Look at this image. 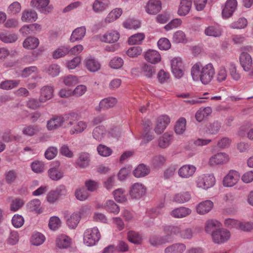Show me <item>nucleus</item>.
I'll list each match as a JSON object with an SVG mask.
<instances>
[{
    "label": "nucleus",
    "mask_w": 253,
    "mask_h": 253,
    "mask_svg": "<svg viewBox=\"0 0 253 253\" xmlns=\"http://www.w3.org/2000/svg\"><path fill=\"white\" fill-rule=\"evenodd\" d=\"M196 170V168L192 165H185L178 169V174H193Z\"/></svg>",
    "instance_id": "nucleus-57"
},
{
    "label": "nucleus",
    "mask_w": 253,
    "mask_h": 253,
    "mask_svg": "<svg viewBox=\"0 0 253 253\" xmlns=\"http://www.w3.org/2000/svg\"><path fill=\"white\" fill-rule=\"evenodd\" d=\"M40 41L38 38L30 36L24 40L23 42V47L27 49H35L39 45Z\"/></svg>",
    "instance_id": "nucleus-27"
},
{
    "label": "nucleus",
    "mask_w": 253,
    "mask_h": 253,
    "mask_svg": "<svg viewBox=\"0 0 253 253\" xmlns=\"http://www.w3.org/2000/svg\"><path fill=\"white\" fill-rule=\"evenodd\" d=\"M229 155L224 152L217 153L212 155L209 159V164L211 166L222 165L229 161Z\"/></svg>",
    "instance_id": "nucleus-7"
},
{
    "label": "nucleus",
    "mask_w": 253,
    "mask_h": 253,
    "mask_svg": "<svg viewBox=\"0 0 253 253\" xmlns=\"http://www.w3.org/2000/svg\"><path fill=\"white\" fill-rule=\"evenodd\" d=\"M146 188L141 183H135L132 186L130 190V195L133 199H139L145 196Z\"/></svg>",
    "instance_id": "nucleus-9"
},
{
    "label": "nucleus",
    "mask_w": 253,
    "mask_h": 253,
    "mask_svg": "<svg viewBox=\"0 0 253 253\" xmlns=\"http://www.w3.org/2000/svg\"><path fill=\"white\" fill-rule=\"evenodd\" d=\"M71 243V239L64 234L59 235L56 240V245L60 249H67L70 247Z\"/></svg>",
    "instance_id": "nucleus-25"
},
{
    "label": "nucleus",
    "mask_w": 253,
    "mask_h": 253,
    "mask_svg": "<svg viewBox=\"0 0 253 253\" xmlns=\"http://www.w3.org/2000/svg\"><path fill=\"white\" fill-rule=\"evenodd\" d=\"M75 196L77 200L84 201L88 198L89 194L84 188H78L75 192Z\"/></svg>",
    "instance_id": "nucleus-53"
},
{
    "label": "nucleus",
    "mask_w": 253,
    "mask_h": 253,
    "mask_svg": "<svg viewBox=\"0 0 253 253\" xmlns=\"http://www.w3.org/2000/svg\"><path fill=\"white\" fill-rule=\"evenodd\" d=\"M45 239V237L43 234L37 232L33 235L31 242L33 245L39 246L44 242Z\"/></svg>",
    "instance_id": "nucleus-51"
},
{
    "label": "nucleus",
    "mask_w": 253,
    "mask_h": 253,
    "mask_svg": "<svg viewBox=\"0 0 253 253\" xmlns=\"http://www.w3.org/2000/svg\"><path fill=\"white\" fill-rule=\"evenodd\" d=\"M20 83V80H6L0 83V88L5 90L11 89L17 87Z\"/></svg>",
    "instance_id": "nucleus-41"
},
{
    "label": "nucleus",
    "mask_w": 253,
    "mask_h": 253,
    "mask_svg": "<svg viewBox=\"0 0 253 253\" xmlns=\"http://www.w3.org/2000/svg\"><path fill=\"white\" fill-rule=\"evenodd\" d=\"M106 131V130L104 126H97L93 130V137L96 140L101 141L104 137Z\"/></svg>",
    "instance_id": "nucleus-49"
},
{
    "label": "nucleus",
    "mask_w": 253,
    "mask_h": 253,
    "mask_svg": "<svg viewBox=\"0 0 253 253\" xmlns=\"http://www.w3.org/2000/svg\"><path fill=\"white\" fill-rule=\"evenodd\" d=\"M18 37L15 34L1 33L0 34V40L5 43H12L16 42Z\"/></svg>",
    "instance_id": "nucleus-48"
},
{
    "label": "nucleus",
    "mask_w": 253,
    "mask_h": 253,
    "mask_svg": "<svg viewBox=\"0 0 253 253\" xmlns=\"http://www.w3.org/2000/svg\"><path fill=\"white\" fill-rule=\"evenodd\" d=\"M239 175H226L223 179V184L225 187H232L238 181Z\"/></svg>",
    "instance_id": "nucleus-39"
},
{
    "label": "nucleus",
    "mask_w": 253,
    "mask_h": 253,
    "mask_svg": "<svg viewBox=\"0 0 253 253\" xmlns=\"http://www.w3.org/2000/svg\"><path fill=\"white\" fill-rule=\"evenodd\" d=\"M196 182L198 187L208 189L214 185L215 179L213 175H202L198 177Z\"/></svg>",
    "instance_id": "nucleus-5"
},
{
    "label": "nucleus",
    "mask_w": 253,
    "mask_h": 253,
    "mask_svg": "<svg viewBox=\"0 0 253 253\" xmlns=\"http://www.w3.org/2000/svg\"><path fill=\"white\" fill-rule=\"evenodd\" d=\"M109 0H95L92 5L93 11L97 14L104 12L110 6Z\"/></svg>",
    "instance_id": "nucleus-16"
},
{
    "label": "nucleus",
    "mask_w": 253,
    "mask_h": 253,
    "mask_svg": "<svg viewBox=\"0 0 253 253\" xmlns=\"http://www.w3.org/2000/svg\"><path fill=\"white\" fill-rule=\"evenodd\" d=\"M32 170L35 173H41L44 171L45 166L43 162L39 161H35L31 165Z\"/></svg>",
    "instance_id": "nucleus-58"
},
{
    "label": "nucleus",
    "mask_w": 253,
    "mask_h": 253,
    "mask_svg": "<svg viewBox=\"0 0 253 253\" xmlns=\"http://www.w3.org/2000/svg\"><path fill=\"white\" fill-rule=\"evenodd\" d=\"M192 4V0H181L177 13L180 16H185L190 11Z\"/></svg>",
    "instance_id": "nucleus-28"
},
{
    "label": "nucleus",
    "mask_w": 253,
    "mask_h": 253,
    "mask_svg": "<svg viewBox=\"0 0 253 253\" xmlns=\"http://www.w3.org/2000/svg\"><path fill=\"white\" fill-rule=\"evenodd\" d=\"M220 223L216 220H208L205 225V231L208 233H211L215 231L216 228L220 226Z\"/></svg>",
    "instance_id": "nucleus-42"
},
{
    "label": "nucleus",
    "mask_w": 253,
    "mask_h": 253,
    "mask_svg": "<svg viewBox=\"0 0 253 253\" xmlns=\"http://www.w3.org/2000/svg\"><path fill=\"white\" fill-rule=\"evenodd\" d=\"M86 34L85 26H81L75 29L72 33L70 38L71 42H75L82 40Z\"/></svg>",
    "instance_id": "nucleus-21"
},
{
    "label": "nucleus",
    "mask_w": 253,
    "mask_h": 253,
    "mask_svg": "<svg viewBox=\"0 0 253 253\" xmlns=\"http://www.w3.org/2000/svg\"><path fill=\"white\" fill-rule=\"evenodd\" d=\"M166 159L162 155L154 156L151 161V164L154 168H158L163 165L165 163Z\"/></svg>",
    "instance_id": "nucleus-62"
},
{
    "label": "nucleus",
    "mask_w": 253,
    "mask_h": 253,
    "mask_svg": "<svg viewBox=\"0 0 253 253\" xmlns=\"http://www.w3.org/2000/svg\"><path fill=\"white\" fill-rule=\"evenodd\" d=\"M169 238L168 237L154 235L150 237V244L153 246H158L169 242Z\"/></svg>",
    "instance_id": "nucleus-35"
},
{
    "label": "nucleus",
    "mask_w": 253,
    "mask_h": 253,
    "mask_svg": "<svg viewBox=\"0 0 253 253\" xmlns=\"http://www.w3.org/2000/svg\"><path fill=\"white\" fill-rule=\"evenodd\" d=\"M144 59L151 64H157L161 60V56L158 51L153 49L148 50L144 54Z\"/></svg>",
    "instance_id": "nucleus-19"
},
{
    "label": "nucleus",
    "mask_w": 253,
    "mask_h": 253,
    "mask_svg": "<svg viewBox=\"0 0 253 253\" xmlns=\"http://www.w3.org/2000/svg\"><path fill=\"white\" fill-rule=\"evenodd\" d=\"M212 112V109L210 107L200 108L196 113L195 118L199 122L209 116Z\"/></svg>",
    "instance_id": "nucleus-32"
},
{
    "label": "nucleus",
    "mask_w": 253,
    "mask_h": 253,
    "mask_svg": "<svg viewBox=\"0 0 253 253\" xmlns=\"http://www.w3.org/2000/svg\"><path fill=\"white\" fill-rule=\"evenodd\" d=\"M240 63L246 72H249L253 67V59L251 55L247 52H242L240 55Z\"/></svg>",
    "instance_id": "nucleus-12"
},
{
    "label": "nucleus",
    "mask_w": 253,
    "mask_h": 253,
    "mask_svg": "<svg viewBox=\"0 0 253 253\" xmlns=\"http://www.w3.org/2000/svg\"><path fill=\"white\" fill-rule=\"evenodd\" d=\"M156 67L145 62L140 65V72L142 75L147 78L151 79L156 74Z\"/></svg>",
    "instance_id": "nucleus-17"
},
{
    "label": "nucleus",
    "mask_w": 253,
    "mask_h": 253,
    "mask_svg": "<svg viewBox=\"0 0 253 253\" xmlns=\"http://www.w3.org/2000/svg\"><path fill=\"white\" fill-rule=\"evenodd\" d=\"M191 199L190 194L186 192L183 193L176 194L174 195L173 201L178 203H183L188 202Z\"/></svg>",
    "instance_id": "nucleus-50"
},
{
    "label": "nucleus",
    "mask_w": 253,
    "mask_h": 253,
    "mask_svg": "<svg viewBox=\"0 0 253 253\" xmlns=\"http://www.w3.org/2000/svg\"><path fill=\"white\" fill-rule=\"evenodd\" d=\"M127 239L129 242L135 244H139L141 242V238L139 234L133 231L127 233Z\"/></svg>",
    "instance_id": "nucleus-56"
},
{
    "label": "nucleus",
    "mask_w": 253,
    "mask_h": 253,
    "mask_svg": "<svg viewBox=\"0 0 253 253\" xmlns=\"http://www.w3.org/2000/svg\"><path fill=\"white\" fill-rule=\"evenodd\" d=\"M122 10L121 8H115L110 11L104 21L106 24L112 23L118 19L122 14Z\"/></svg>",
    "instance_id": "nucleus-33"
},
{
    "label": "nucleus",
    "mask_w": 253,
    "mask_h": 253,
    "mask_svg": "<svg viewBox=\"0 0 253 253\" xmlns=\"http://www.w3.org/2000/svg\"><path fill=\"white\" fill-rule=\"evenodd\" d=\"M40 131L37 126L26 125L22 129V133L25 136L31 137L37 134Z\"/></svg>",
    "instance_id": "nucleus-38"
},
{
    "label": "nucleus",
    "mask_w": 253,
    "mask_h": 253,
    "mask_svg": "<svg viewBox=\"0 0 253 253\" xmlns=\"http://www.w3.org/2000/svg\"><path fill=\"white\" fill-rule=\"evenodd\" d=\"M186 121L184 118H180L176 123L174 127L175 132L177 134H182L186 129Z\"/></svg>",
    "instance_id": "nucleus-45"
},
{
    "label": "nucleus",
    "mask_w": 253,
    "mask_h": 253,
    "mask_svg": "<svg viewBox=\"0 0 253 253\" xmlns=\"http://www.w3.org/2000/svg\"><path fill=\"white\" fill-rule=\"evenodd\" d=\"M247 25V20L245 18L241 17L231 23L229 25V27L234 29H242L246 28Z\"/></svg>",
    "instance_id": "nucleus-46"
},
{
    "label": "nucleus",
    "mask_w": 253,
    "mask_h": 253,
    "mask_svg": "<svg viewBox=\"0 0 253 253\" xmlns=\"http://www.w3.org/2000/svg\"><path fill=\"white\" fill-rule=\"evenodd\" d=\"M186 249V245L183 243L173 244L165 249V253H183Z\"/></svg>",
    "instance_id": "nucleus-30"
},
{
    "label": "nucleus",
    "mask_w": 253,
    "mask_h": 253,
    "mask_svg": "<svg viewBox=\"0 0 253 253\" xmlns=\"http://www.w3.org/2000/svg\"><path fill=\"white\" fill-rule=\"evenodd\" d=\"M120 38V34L117 31H108L100 37L102 42L106 43H114L117 42Z\"/></svg>",
    "instance_id": "nucleus-18"
},
{
    "label": "nucleus",
    "mask_w": 253,
    "mask_h": 253,
    "mask_svg": "<svg viewBox=\"0 0 253 253\" xmlns=\"http://www.w3.org/2000/svg\"><path fill=\"white\" fill-rule=\"evenodd\" d=\"M142 51L140 46H132L127 49L126 54L131 58L137 57L141 54Z\"/></svg>",
    "instance_id": "nucleus-61"
},
{
    "label": "nucleus",
    "mask_w": 253,
    "mask_h": 253,
    "mask_svg": "<svg viewBox=\"0 0 253 253\" xmlns=\"http://www.w3.org/2000/svg\"><path fill=\"white\" fill-rule=\"evenodd\" d=\"M145 11L150 15H155L162 9L160 0H149L145 7Z\"/></svg>",
    "instance_id": "nucleus-11"
},
{
    "label": "nucleus",
    "mask_w": 253,
    "mask_h": 253,
    "mask_svg": "<svg viewBox=\"0 0 253 253\" xmlns=\"http://www.w3.org/2000/svg\"><path fill=\"white\" fill-rule=\"evenodd\" d=\"M237 6L236 0H227L225 7L222 10V16L223 18L230 17L236 10Z\"/></svg>",
    "instance_id": "nucleus-15"
},
{
    "label": "nucleus",
    "mask_w": 253,
    "mask_h": 253,
    "mask_svg": "<svg viewBox=\"0 0 253 253\" xmlns=\"http://www.w3.org/2000/svg\"><path fill=\"white\" fill-rule=\"evenodd\" d=\"M87 127V123L83 121H80L75 125L70 130L72 135L83 132Z\"/></svg>",
    "instance_id": "nucleus-37"
},
{
    "label": "nucleus",
    "mask_w": 253,
    "mask_h": 253,
    "mask_svg": "<svg viewBox=\"0 0 253 253\" xmlns=\"http://www.w3.org/2000/svg\"><path fill=\"white\" fill-rule=\"evenodd\" d=\"M60 69L59 65L54 64L49 65L46 69V72L51 77H55L59 75Z\"/></svg>",
    "instance_id": "nucleus-60"
},
{
    "label": "nucleus",
    "mask_w": 253,
    "mask_h": 253,
    "mask_svg": "<svg viewBox=\"0 0 253 253\" xmlns=\"http://www.w3.org/2000/svg\"><path fill=\"white\" fill-rule=\"evenodd\" d=\"M38 14L34 10H24L21 14V19L24 22L31 23L38 19Z\"/></svg>",
    "instance_id": "nucleus-23"
},
{
    "label": "nucleus",
    "mask_w": 253,
    "mask_h": 253,
    "mask_svg": "<svg viewBox=\"0 0 253 253\" xmlns=\"http://www.w3.org/2000/svg\"><path fill=\"white\" fill-rule=\"evenodd\" d=\"M69 53V47L68 46L62 45L53 51L52 56L53 59H57L63 57Z\"/></svg>",
    "instance_id": "nucleus-34"
},
{
    "label": "nucleus",
    "mask_w": 253,
    "mask_h": 253,
    "mask_svg": "<svg viewBox=\"0 0 253 253\" xmlns=\"http://www.w3.org/2000/svg\"><path fill=\"white\" fill-rule=\"evenodd\" d=\"M81 219L80 213H73L67 220V224L71 229H75L77 227Z\"/></svg>",
    "instance_id": "nucleus-36"
},
{
    "label": "nucleus",
    "mask_w": 253,
    "mask_h": 253,
    "mask_svg": "<svg viewBox=\"0 0 253 253\" xmlns=\"http://www.w3.org/2000/svg\"><path fill=\"white\" fill-rule=\"evenodd\" d=\"M221 127V124L218 121H214L208 126L209 133L211 134H215L218 133Z\"/></svg>",
    "instance_id": "nucleus-64"
},
{
    "label": "nucleus",
    "mask_w": 253,
    "mask_h": 253,
    "mask_svg": "<svg viewBox=\"0 0 253 253\" xmlns=\"http://www.w3.org/2000/svg\"><path fill=\"white\" fill-rule=\"evenodd\" d=\"M222 30L218 25H211L206 28L204 33L207 36L219 37L222 35Z\"/></svg>",
    "instance_id": "nucleus-26"
},
{
    "label": "nucleus",
    "mask_w": 253,
    "mask_h": 253,
    "mask_svg": "<svg viewBox=\"0 0 253 253\" xmlns=\"http://www.w3.org/2000/svg\"><path fill=\"white\" fill-rule=\"evenodd\" d=\"M118 102V100L114 97H109L102 99L99 105L95 107V110L100 112L102 110H107L114 107Z\"/></svg>",
    "instance_id": "nucleus-10"
},
{
    "label": "nucleus",
    "mask_w": 253,
    "mask_h": 253,
    "mask_svg": "<svg viewBox=\"0 0 253 253\" xmlns=\"http://www.w3.org/2000/svg\"><path fill=\"white\" fill-rule=\"evenodd\" d=\"M54 89L52 86L46 85L41 89L40 101L44 103L51 99L53 96Z\"/></svg>",
    "instance_id": "nucleus-20"
},
{
    "label": "nucleus",
    "mask_w": 253,
    "mask_h": 253,
    "mask_svg": "<svg viewBox=\"0 0 253 253\" xmlns=\"http://www.w3.org/2000/svg\"><path fill=\"white\" fill-rule=\"evenodd\" d=\"M145 35L139 33L131 36L128 40V43L130 45L140 44L145 39Z\"/></svg>",
    "instance_id": "nucleus-43"
},
{
    "label": "nucleus",
    "mask_w": 253,
    "mask_h": 253,
    "mask_svg": "<svg viewBox=\"0 0 253 253\" xmlns=\"http://www.w3.org/2000/svg\"><path fill=\"white\" fill-rule=\"evenodd\" d=\"M164 231L166 234L165 236L169 238V242H170L172 241L174 236L177 235L178 234H180V228L177 226L167 225L165 226Z\"/></svg>",
    "instance_id": "nucleus-29"
},
{
    "label": "nucleus",
    "mask_w": 253,
    "mask_h": 253,
    "mask_svg": "<svg viewBox=\"0 0 253 253\" xmlns=\"http://www.w3.org/2000/svg\"><path fill=\"white\" fill-rule=\"evenodd\" d=\"M191 74L193 80H200L203 84H207L213 79L215 70L211 63L203 66L200 63H196L191 68Z\"/></svg>",
    "instance_id": "nucleus-1"
},
{
    "label": "nucleus",
    "mask_w": 253,
    "mask_h": 253,
    "mask_svg": "<svg viewBox=\"0 0 253 253\" xmlns=\"http://www.w3.org/2000/svg\"><path fill=\"white\" fill-rule=\"evenodd\" d=\"M213 206L210 200H206L199 203L196 207V211L199 214H205L211 211Z\"/></svg>",
    "instance_id": "nucleus-22"
},
{
    "label": "nucleus",
    "mask_w": 253,
    "mask_h": 253,
    "mask_svg": "<svg viewBox=\"0 0 253 253\" xmlns=\"http://www.w3.org/2000/svg\"><path fill=\"white\" fill-rule=\"evenodd\" d=\"M171 67L172 73L175 78L180 79L183 76L184 67L181 58H173L171 60Z\"/></svg>",
    "instance_id": "nucleus-6"
},
{
    "label": "nucleus",
    "mask_w": 253,
    "mask_h": 253,
    "mask_svg": "<svg viewBox=\"0 0 253 253\" xmlns=\"http://www.w3.org/2000/svg\"><path fill=\"white\" fill-rule=\"evenodd\" d=\"M90 162V154L88 152H82L78 154V157L76 162V165L79 168L85 169L89 166Z\"/></svg>",
    "instance_id": "nucleus-13"
},
{
    "label": "nucleus",
    "mask_w": 253,
    "mask_h": 253,
    "mask_svg": "<svg viewBox=\"0 0 253 253\" xmlns=\"http://www.w3.org/2000/svg\"><path fill=\"white\" fill-rule=\"evenodd\" d=\"M191 212V210L190 209L182 207L172 211L170 215L175 218H182L189 215Z\"/></svg>",
    "instance_id": "nucleus-31"
},
{
    "label": "nucleus",
    "mask_w": 253,
    "mask_h": 253,
    "mask_svg": "<svg viewBox=\"0 0 253 253\" xmlns=\"http://www.w3.org/2000/svg\"><path fill=\"white\" fill-rule=\"evenodd\" d=\"M21 10V4L18 1H14L8 6L6 12L9 15H14L20 13Z\"/></svg>",
    "instance_id": "nucleus-47"
},
{
    "label": "nucleus",
    "mask_w": 253,
    "mask_h": 253,
    "mask_svg": "<svg viewBox=\"0 0 253 253\" xmlns=\"http://www.w3.org/2000/svg\"><path fill=\"white\" fill-rule=\"evenodd\" d=\"M172 41L175 43H185L187 42L186 35L182 31H177L173 35Z\"/></svg>",
    "instance_id": "nucleus-52"
},
{
    "label": "nucleus",
    "mask_w": 253,
    "mask_h": 253,
    "mask_svg": "<svg viewBox=\"0 0 253 253\" xmlns=\"http://www.w3.org/2000/svg\"><path fill=\"white\" fill-rule=\"evenodd\" d=\"M98 153L103 157H108L112 153L111 148L105 145L100 144L97 148Z\"/></svg>",
    "instance_id": "nucleus-59"
},
{
    "label": "nucleus",
    "mask_w": 253,
    "mask_h": 253,
    "mask_svg": "<svg viewBox=\"0 0 253 253\" xmlns=\"http://www.w3.org/2000/svg\"><path fill=\"white\" fill-rule=\"evenodd\" d=\"M172 135L168 133H164L159 139V146L162 148H167L170 144Z\"/></svg>",
    "instance_id": "nucleus-44"
},
{
    "label": "nucleus",
    "mask_w": 253,
    "mask_h": 253,
    "mask_svg": "<svg viewBox=\"0 0 253 253\" xmlns=\"http://www.w3.org/2000/svg\"><path fill=\"white\" fill-rule=\"evenodd\" d=\"M124 64L123 59L119 57H115L110 62V66L113 69H117L121 68Z\"/></svg>",
    "instance_id": "nucleus-63"
},
{
    "label": "nucleus",
    "mask_w": 253,
    "mask_h": 253,
    "mask_svg": "<svg viewBox=\"0 0 253 253\" xmlns=\"http://www.w3.org/2000/svg\"><path fill=\"white\" fill-rule=\"evenodd\" d=\"M85 67L88 71L95 72L100 70L101 64L95 58L91 57H88L85 60Z\"/></svg>",
    "instance_id": "nucleus-24"
},
{
    "label": "nucleus",
    "mask_w": 253,
    "mask_h": 253,
    "mask_svg": "<svg viewBox=\"0 0 253 253\" xmlns=\"http://www.w3.org/2000/svg\"><path fill=\"white\" fill-rule=\"evenodd\" d=\"M113 195L115 200L119 203H124L126 201V198L124 194V190L122 188H119L113 192Z\"/></svg>",
    "instance_id": "nucleus-54"
},
{
    "label": "nucleus",
    "mask_w": 253,
    "mask_h": 253,
    "mask_svg": "<svg viewBox=\"0 0 253 253\" xmlns=\"http://www.w3.org/2000/svg\"><path fill=\"white\" fill-rule=\"evenodd\" d=\"M104 209L115 214L120 211L119 207L112 200H108L104 203Z\"/></svg>",
    "instance_id": "nucleus-40"
},
{
    "label": "nucleus",
    "mask_w": 253,
    "mask_h": 253,
    "mask_svg": "<svg viewBox=\"0 0 253 253\" xmlns=\"http://www.w3.org/2000/svg\"><path fill=\"white\" fill-rule=\"evenodd\" d=\"M100 233L96 227L87 229L84 234V243L87 246H94L100 240Z\"/></svg>",
    "instance_id": "nucleus-3"
},
{
    "label": "nucleus",
    "mask_w": 253,
    "mask_h": 253,
    "mask_svg": "<svg viewBox=\"0 0 253 253\" xmlns=\"http://www.w3.org/2000/svg\"><path fill=\"white\" fill-rule=\"evenodd\" d=\"M123 26L126 29H137L140 27V23L137 20L129 19L123 23Z\"/></svg>",
    "instance_id": "nucleus-55"
},
{
    "label": "nucleus",
    "mask_w": 253,
    "mask_h": 253,
    "mask_svg": "<svg viewBox=\"0 0 253 253\" xmlns=\"http://www.w3.org/2000/svg\"><path fill=\"white\" fill-rule=\"evenodd\" d=\"M79 119L78 114L71 112L63 116H54L47 121L46 127L48 130H53L61 127L63 123L67 122V127L75 124Z\"/></svg>",
    "instance_id": "nucleus-2"
},
{
    "label": "nucleus",
    "mask_w": 253,
    "mask_h": 253,
    "mask_svg": "<svg viewBox=\"0 0 253 253\" xmlns=\"http://www.w3.org/2000/svg\"><path fill=\"white\" fill-rule=\"evenodd\" d=\"M230 237V232L224 229L216 230L212 234L213 242L216 244H222L227 241Z\"/></svg>",
    "instance_id": "nucleus-8"
},
{
    "label": "nucleus",
    "mask_w": 253,
    "mask_h": 253,
    "mask_svg": "<svg viewBox=\"0 0 253 253\" xmlns=\"http://www.w3.org/2000/svg\"><path fill=\"white\" fill-rule=\"evenodd\" d=\"M169 123L170 118L167 115H162L158 117L154 128L155 132L158 134L162 133Z\"/></svg>",
    "instance_id": "nucleus-14"
},
{
    "label": "nucleus",
    "mask_w": 253,
    "mask_h": 253,
    "mask_svg": "<svg viewBox=\"0 0 253 253\" xmlns=\"http://www.w3.org/2000/svg\"><path fill=\"white\" fill-rule=\"evenodd\" d=\"M50 2V0H31L30 6L41 13L48 14L53 10V6Z\"/></svg>",
    "instance_id": "nucleus-4"
}]
</instances>
